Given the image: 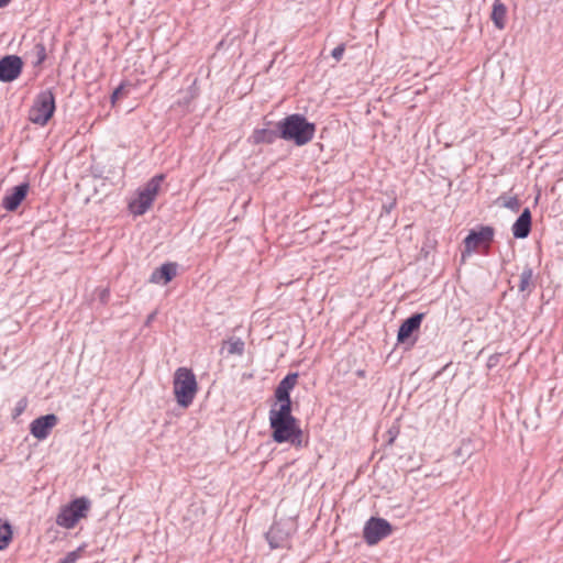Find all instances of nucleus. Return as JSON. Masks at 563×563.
I'll use <instances>...</instances> for the list:
<instances>
[{
    "label": "nucleus",
    "instance_id": "bb28decb",
    "mask_svg": "<svg viewBox=\"0 0 563 563\" xmlns=\"http://www.w3.org/2000/svg\"><path fill=\"white\" fill-rule=\"evenodd\" d=\"M345 52V44H340L336 47H334L331 52V56L336 60L340 62L343 57V54Z\"/></svg>",
    "mask_w": 563,
    "mask_h": 563
},
{
    "label": "nucleus",
    "instance_id": "b1692460",
    "mask_svg": "<svg viewBox=\"0 0 563 563\" xmlns=\"http://www.w3.org/2000/svg\"><path fill=\"white\" fill-rule=\"evenodd\" d=\"M497 201L501 202L503 207H505L514 212H518L521 207L520 200L516 196L515 197L500 196L497 199Z\"/></svg>",
    "mask_w": 563,
    "mask_h": 563
},
{
    "label": "nucleus",
    "instance_id": "cd10ccee",
    "mask_svg": "<svg viewBox=\"0 0 563 563\" xmlns=\"http://www.w3.org/2000/svg\"><path fill=\"white\" fill-rule=\"evenodd\" d=\"M25 407H26V400L25 399H21L16 404V407L14 408V417L20 416L24 411Z\"/></svg>",
    "mask_w": 563,
    "mask_h": 563
},
{
    "label": "nucleus",
    "instance_id": "7ed1b4c3",
    "mask_svg": "<svg viewBox=\"0 0 563 563\" xmlns=\"http://www.w3.org/2000/svg\"><path fill=\"white\" fill-rule=\"evenodd\" d=\"M272 439L276 443L289 442L296 448H302V430L297 419L269 418Z\"/></svg>",
    "mask_w": 563,
    "mask_h": 563
},
{
    "label": "nucleus",
    "instance_id": "2eb2a0df",
    "mask_svg": "<svg viewBox=\"0 0 563 563\" xmlns=\"http://www.w3.org/2000/svg\"><path fill=\"white\" fill-rule=\"evenodd\" d=\"M298 379V373L287 374L277 385L275 389L276 400L290 399V391L296 386Z\"/></svg>",
    "mask_w": 563,
    "mask_h": 563
},
{
    "label": "nucleus",
    "instance_id": "c85d7f7f",
    "mask_svg": "<svg viewBox=\"0 0 563 563\" xmlns=\"http://www.w3.org/2000/svg\"><path fill=\"white\" fill-rule=\"evenodd\" d=\"M77 559H78L77 552L73 551V552L67 553V555L65 556V559L63 561L65 563H75Z\"/></svg>",
    "mask_w": 563,
    "mask_h": 563
},
{
    "label": "nucleus",
    "instance_id": "dca6fc26",
    "mask_svg": "<svg viewBox=\"0 0 563 563\" xmlns=\"http://www.w3.org/2000/svg\"><path fill=\"white\" fill-rule=\"evenodd\" d=\"M279 136V129H255L251 135V141L253 144H273L276 142Z\"/></svg>",
    "mask_w": 563,
    "mask_h": 563
},
{
    "label": "nucleus",
    "instance_id": "7c9ffc66",
    "mask_svg": "<svg viewBox=\"0 0 563 563\" xmlns=\"http://www.w3.org/2000/svg\"><path fill=\"white\" fill-rule=\"evenodd\" d=\"M155 317V313H151L148 317H147V321L146 323H150Z\"/></svg>",
    "mask_w": 563,
    "mask_h": 563
},
{
    "label": "nucleus",
    "instance_id": "f03ea898",
    "mask_svg": "<svg viewBox=\"0 0 563 563\" xmlns=\"http://www.w3.org/2000/svg\"><path fill=\"white\" fill-rule=\"evenodd\" d=\"M173 386L177 404L183 408H188L198 391V383L192 369L178 367L174 374Z\"/></svg>",
    "mask_w": 563,
    "mask_h": 563
},
{
    "label": "nucleus",
    "instance_id": "39448f33",
    "mask_svg": "<svg viewBox=\"0 0 563 563\" xmlns=\"http://www.w3.org/2000/svg\"><path fill=\"white\" fill-rule=\"evenodd\" d=\"M90 507L89 498L85 496L75 498L60 509L56 517V523L65 529H73L80 519L87 517Z\"/></svg>",
    "mask_w": 563,
    "mask_h": 563
},
{
    "label": "nucleus",
    "instance_id": "c756f323",
    "mask_svg": "<svg viewBox=\"0 0 563 563\" xmlns=\"http://www.w3.org/2000/svg\"><path fill=\"white\" fill-rule=\"evenodd\" d=\"M10 0H0V8H4L9 4Z\"/></svg>",
    "mask_w": 563,
    "mask_h": 563
},
{
    "label": "nucleus",
    "instance_id": "4be33fe9",
    "mask_svg": "<svg viewBox=\"0 0 563 563\" xmlns=\"http://www.w3.org/2000/svg\"><path fill=\"white\" fill-rule=\"evenodd\" d=\"M12 527L9 522L0 519V551L7 549L12 540Z\"/></svg>",
    "mask_w": 563,
    "mask_h": 563
},
{
    "label": "nucleus",
    "instance_id": "1a4fd4ad",
    "mask_svg": "<svg viewBox=\"0 0 563 563\" xmlns=\"http://www.w3.org/2000/svg\"><path fill=\"white\" fill-rule=\"evenodd\" d=\"M424 316L423 312H417L402 321L398 329L397 341L401 344L408 343L410 346H413L417 341V338L413 335L419 331Z\"/></svg>",
    "mask_w": 563,
    "mask_h": 563
},
{
    "label": "nucleus",
    "instance_id": "9d476101",
    "mask_svg": "<svg viewBox=\"0 0 563 563\" xmlns=\"http://www.w3.org/2000/svg\"><path fill=\"white\" fill-rule=\"evenodd\" d=\"M23 67L22 58L16 55H7L0 59V81L11 82L15 80Z\"/></svg>",
    "mask_w": 563,
    "mask_h": 563
},
{
    "label": "nucleus",
    "instance_id": "f257e3e1",
    "mask_svg": "<svg viewBox=\"0 0 563 563\" xmlns=\"http://www.w3.org/2000/svg\"><path fill=\"white\" fill-rule=\"evenodd\" d=\"M279 136L285 141H291L297 146L310 143L316 133V124L299 113L289 114L276 123Z\"/></svg>",
    "mask_w": 563,
    "mask_h": 563
},
{
    "label": "nucleus",
    "instance_id": "f3484780",
    "mask_svg": "<svg viewBox=\"0 0 563 563\" xmlns=\"http://www.w3.org/2000/svg\"><path fill=\"white\" fill-rule=\"evenodd\" d=\"M279 404H275L269 410V418H284V419H297L292 416V402L291 398L285 400H277Z\"/></svg>",
    "mask_w": 563,
    "mask_h": 563
},
{
    "label": "nucleus",
    "instance_id": "4468645a",
    "mask_svg": "<svg viewBox=\"0 0 563 563\" xmlns=\"http://www.w3.org/2000/svg\"><path fill=\"white\" fill-rule=\"evenodd\" d=\"M178 265L173 262H168L155 268L151 274L150 282L153 284H168L177 274Z\"/></svg>",
    "mask_w": 563,
    "mask_h": 563
},
{
    "label": "nucleus",
    "instance_id": "6ab92c4d",
    "mask_svg": "<svg viewBox=\"0 0 563 563\" xmlns=\"http://www.w3.org/2000/svg\"><path fill=\"white\" fill-rule=\"evenodd\" d=\"M286 537L283 530L276 526H273L266 533V540L272 549L283 548Z\"/></svg>",
    "mask_w": 563,
    "mask_h": 563
},
{
    "label": "nucleus",
    "instance_id": "a878e982",
    "mask_svg": "<svg viewBox=\"0 0 563 563\" xmlns=\"http://www.w3.org/2000/svg\"><path fill=\"white\" fill-rule=\"evenodd\" d=\"M501 356H503V354H501V353H495V354L490 355V356L488 357V360H487V364H486L487 368H488V369H493V368H495L496 366H498V365H499V363H500V358H501Z\"/></svg>",
    "mask_w": 563,
    "mask_h": 563
},
{
    "label": "nucleus",
    "instance_id": "393cba45",
    "mask_svg": "<svg viewBox=\"0 0 563 563\" xmlns=\"http://www.w3.org/2000/svg\"><path fill=\"white\" fill-rule=\"evenodd\" d=\"M126 86H131L130 84H126V82H121L115 89L114 91L112 92L111 95V102L112 103H115V101L120 98H122L123 96H125L128 93V91L125 90V87Z\"/></svg>",
    "mask_w": 563,
    "mask_h": 563
},
{
    "label": "nucleus",
    "instance_id": "aec40b11",
    "mask_svg": "<svg viewBox=\"0 0 563 563\" xmlns=\"http://www.w3.org/2000/svg\"><path fill=\"white\" fill-rule=\"evenodd\" d=\"M531 286H533V269L530 266H526L520 274L518 290L520 292L527 290L530 292Z\"/></svg>",
    "mask_w": 563,
    "mask_h": 563
},
{
    "label": "nucleus",
    "instance_id": "0eeeda50",
    "mask_svg": "<svg viewBox=\"0 0 563 563\" xmlns=\"http://www.w3.org/2000/svg\"><path fill=\"white\" fill-rule=\"evenodd\" d=\"M393 532L391 525L384 518L371 517L364 525L363 539L368 545H375Z\"/></svg>",
    "mask_w": 563,
    "mask_h": 563
},
{
    "label": "nucleus",
    "instance_id": "423d86ee",
    "mask_svg": "<svg viewBox=\"0 0 563 563\" xmlns=\"http://www.w3.org/2000/svg\"><path fill=\"white\" fill-rule=\"evenodd\" d=\"M56 109L55 96L51 89L41 91L29 111V120L37 125H45Z\"/></svg>",
    "mask_w": 563,
    "mask_h": 563
},
{
    "label": "nucleus",
    "instance_id": "9b49d317",
    "mask_svg": "<svg viewBox=\"0 0 563 563\" xmlns=\"http://www.w3.org/2000/svg\"><path fill=\"white\" fill-rule=\"evenodd\" d=\"M58 418L54 413H48L34 419L30 424L31 434L38 439L44 440L48 437L51 430L57 424Z\"/></svg>",
    "mask_w": 563,
    "mask_h": 563
},
{
    "label": "nucleus",
    "instance_id": "f8f14e48",
    "mask_svg": "<svg viewBox=\"0 0 563 563\" xmlns=\"http://www.w3.org/2000/svg\"><path fill=\"white\" fill-rule=\"evenodd\" d=\"M30 189L29 183H22L15 187H13L10 191L5 194L2 199L1 206L7 211H15L21 202L25 199Z\"/></svg>",
    "mask_w": 563,
    "mask_h": 563
},
{
    "label": "nucleus",
    "instance_id": "5701e85b",
    "mask_svg": "<svg viewBox=\"0 0 563 563\" xmlns=\"http://www.w3.org/2000/svg\"><path fill=\"white\" fill-rule=\"evenodd\" d=\"M32 56V64L34 67H37L44 63L46 59V47L42 42L34 44L32 51L30 52Z\"/></svg>",
    "mask_w": 563,
    "mask_h": 563
},
{
    "label": "nucleus",
    "instance_id": "a211bd4d",
    "mask_svg": "<svg viewBox=\"0 0 563 563\" xmlns=\"http://www.w3.org/2000/svg\"><path fill=\"white\" fill-rule=\"evenodd\" d=\"M507 8L499 0H496L493 4L492 21L498 30H503L506 25Z\"/></svg>",
    "mask_w": 563,
    "mask_h": 563
},
{
    "label": "nucleus",
    "instance_id": "6e6552de",
    "mask_svg": "<svg viewBox=\"0 0 563 563\" xmlns=\"http://www.w3.org/2000/svg\"><path fill=\"white\" fill-rule=\"evenodd\" d=\"M495 229L489 225H481L477 229H473L468 232L464 239V254H471L478 247L484 246L488 249L494 240Z\"/></svg>",
    "mask_w": 563,
    "mask_h": 563
},
{
    "label": "nucleus",
    "instance_id": "ddd939ff",
    "mask_svg": "<svg viewBox=\"0 0 563 563\" xmlns=\"http://www.w3.org/2000/svg\"><path fill=\"white\" fill-rule=\"evenodd\" d=\"M532 217L529 208H525L512 224L511 231L516 239H526L531 232Z\"/></svg>",
    "mask_w": 563,
    "mask_h": 563
},
{
    "label": "nucleus",
    "instance_id": "412c9836",
    "mask_svg": "<svg viewBox=\"0 0 563 563\" xmlns=\"http://www.w3.org/2000/svg\"><path fill=\"white\" fill-rule=\"evenodd\" d=\"M244 342L239 338H231L223 342V350L227 351L229 355H242L244 352Z\"/></svg>",
    "mask_w": 563,
    "mask_h": 563
},
{
    "label": "nucleus",
    "instance_id": "20e7f679",
    "mask_svg": "<svg viewBox=\"0 0 563 563\" xmlns=\"http://www.w3.org/2000/svg\"><path fill=\"white\" fill-rule=\"evenodd\" d=\"M163 174L155 175L137 191L136 198L129 203V210L134 216H143L153 205L164 180Z\"/></svg>",
    "mask_w": 563,
    "mask_h": 563
}]
</instances>
